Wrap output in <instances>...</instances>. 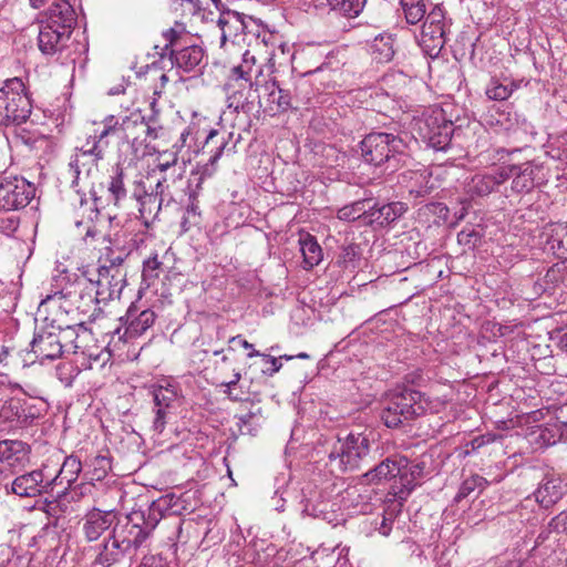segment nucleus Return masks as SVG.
I'll use <instances>...</instances> for the list:
<instances>
[{
  "label": "nucleus",
  "instance_id": "7ed1b4c3",
  "mask_svg": "<svg viewBox=\"0 0 567 567\" xmlns=\"http://www.w3.org/2000/svg\"><path fill=\"white\" fill-rule=\"evenodd\" d=\"M360 155L364 163L384 166V171L393 173L410 162L409 146L404 138L390 132H371L359 144Z\"/></svg>",
  "mask_w": 567,
  "mask_h": 567
},
{
  "label": "nucleus",
  "instance_id": "c756f323",
  "mask_svg": "<svg viewBox=\"0 0 567 567\" xmlns=\"http://www.w3.org/2000/svg\"><path fill=\"white\" fill-rule=\"evenodd\" d=\"M80 282L81 277L78 278L69 288L62 289L54 295L48 296L42 302H59L63 298H68L73 303L79 301L86 307H90L91 305H99L94 298H90V295L87 293L89 288H83L84 286H81Z\"/></svg>",
  "mask_w": 567,
  "mask_h": 567
},
{
  "label": "nucleus",
  "instance_id": "a18cd8bd",
  "mask_svg": "<svg viewBox=\"0 0 567 567\" xmlns=\"http://www.w3.org/2000/svg\"><path fill=\"white\" fill-rule=\"evenodd\" d=\"M85 465L90 468L85 475L91 481H102L111 470V460L105 455H96L90 462H86Z\"/></svg>",
  "mask_w": 567,
  "mask_h": 567
},
{
  "label": "nucleus",
  "instance_id": "412c9836",
  "mask_svg": "<svg viewBox=\"0 0 567 567\" xmlns=\"http://www.w3.org/2000/svg\"><path fill=\"white\" fill-rule=\"evenodd\" d=\"M265 90L268 94L269 109L272 112H286L299 107L300 99L296 87H284L277 81L267 82Z\"/></svg>",
  "mask_w": 567,
  "mask_h": 567
},
{
  "label": "nucleus",
  "instance_id": "f257e3e1",
  "mask_svg": "<svg viewBox=\"0 0 567 567\" xmlns=\"http://www.w3.org/2000/svg\"><path fill=\"white\" fill-rule=\"evenodd\" d=\"M174 498L173 495L163 496L153 502L147 511H133L123 516V523H117L97 546L93 564L101 567H128L158 525L164 512L177 513L173 509Z\"/></svg>",
  "mask_w": 567,
  "mask_h": 567
},
{
  "label": "nucleus",
  "instance_id": "c85d7f7f",
  "mask_svg": "<svg viewBox=\"0 0 567 567\" xmlns=\"http://www.w3.org/2000/svg\"><path fill=\"white\" fill-rule=\"evenodd\" d=\"M117 117L114 115H109L102 121V130H95L92 135H90L85 143L91 146L97 155H101L105 158V153L110 146L109 137L111 135H117Z\"/></svg>",
  "mask_w": 567,
  "mask_h": 567
},
{
  "label": "nucleus",
  "instance_id": "4d7b16f0",
  "mask_svg": "<svg viewBox=\"0 0 567 567\" xmlns=\"http://www.w3.org/2000/svg\"><path fill=\"white\" fill-rule=\"evenodd\" d=\"M360 259L359 246L348 245L342 248L340 254V261L344 268H355Z\"/></svg>",
  "mask_w": 567,
  "mask_h": 567
},
{
  "label": "nucleus",
  "instance_id": "bf43d9fd",
  "mask_svg": "<svg viewBox=\"0 0 567 567\" xmlns=\"http://www.w3.org/2000/svg\"><path fill=\"white\" fill-rule=\"evenodd\" d=\"M171 411H172V409L159 408V406L153 408L154 420L152 423V429L154 432H156L157 434H161L164 431V429L167 424V421H168V416L172 413Z\"/></svg>",
  "mask_w": 567,
  "mask_h": 567
},
{
  "label": "nucleus",
  "instance_id": "37998d69",
  "mask_svg": "<svg viewBox=\"0 0 567 567\" xmlns=\"http://www.w3.org/2000/svg\"><path fill=\"white\" fill-rule=\"evenodd\" d=\"M405 20L410 24H416L425 18L426 0H400Z\"/></svg>",
  "mask_w": 567,
  "mask_h": 567
},
{
  "label": "nucleus",
  "instance_id": "aec40b11",
  "mask_svg": "<svg viewBox=\"0 0 567 567\" xmlns=\"http://www.w3.org/2000/svg\"><path fill=\"white\" fill-rule=\"evenodd\" d=\"M44 16L45 20L42 21V25L70 35L72 34L78 20L74 8L66 0H60L52 3L45 11Z\"/></svg>",
  "mask_w": 567,
  "mask_h": 567
},
{
  "label": "nucleus",
  "instance_id": "2eb2a0df",
  "mask_svg": "<svg viewBox=\"0 0 567 567\" xmlns=\"http://www.w3.org/2000/svg\"><path fill=\"white\" fill-rule=\"evenodd\" d=\"M31 447L20 440L0 441V474H16L30 461Z\"/></svg>",
  "mask_w": 567,
  "mask_h": 567
},
{
  "label": "nucleus",
  "instance_id": "c9c22d12",
  "mask_svg": "<svg viewBox=\"0 0 567 567\" xmlns=\"http://www.w3.org/2000/svg\"><path fill=\"white\" fill-rule=\"evenodd\" d=\"M370 206L371 199L355 200L341 207L337 213V217L344 221H355L360 219L363 225H368Z\"/></svg>",
  "mask_w": 567,
  "mask_h": 567
},
{
  "label": "nucleus",
  "instance_id": "6e6d98bb",
  "mask_svg": "<svg viewBox=\"0 0 567 567\" xmlns=\"http://www.w3.org/2000/svg\"><path fill=\"white\" fill-rule=\"evenodd\" d=\"M21 410L22 401L19 399H10L3 403L0 416L6 421L12 422L16 420L18 422V415L21 414Z\"/></svg>",
  "mask_w": 567,
  "mask_h": 567
},
{
  "label": "nucleus",
  "instance_id": "13d9d810",
  "mask_svg": "<svg viewBox=\"0 0 567 567\" xmlns=\"http://www.w3.org/2000/svg\"><path fill=\"white\" fill-rule=\"evenodd\" d=\"M40 415L41 411L37 406L23 401L21 414L18 415V423L22 426L31 425Z\"/></svg>",
  "mask_w": 567,
  "mask_h": 567
},
{
  "label": "nucleus",
  "instance_id": "1a4fd4ad",
  "mask_svg": "<svg viewBox=\"0 0 567 567\" xmlns=\"http://www.w3.org/2000/svg\"><path fill=\"white\" fill-rule=\"evenodd\" d=\"M420 137L436 151H445L454 132L452 121L445 118L442 110H434L416 123Z\"/></svg>",
  "mask_w": 567,
  "mask_h": 567
},
{
  "label": "nucleus",
  "instance_id": "a878e982",
  "mask_svg": "<svg viewBox=\"0 0 567 567\" xmlns=\"http://www.w3.org/2000/svg\"><path fill=\"white\" fill-rule=\"evenodd\" d=\"M506 173L501 167L483 174H475L467 183V190L472 195L486 196L506 181Z\"/></svg>",
  "mask_w": 567,
  "mask_h": 567
},
{
  "label": "nucleus",
  "instance_id": "ea45409f",
  "mask_svg": "<svg viewBox=\"0 0 567 567\" xmlns=\"http://www.w3.org/2000/svg\"><path fill=\"white\" fill-rule=\"evenodd\" d=\"M152 394L154 406L173 409V403L178 399V388L171 382H166V384L154 386Z\"/></svg>",
  "mask_w": 567,
  "mask_h": 567
},
{
  "label": "nucleus",
  "instance_id": "0e129e2a",
  "mask_svg": "<svg viewBox=\"0 0 567 567\" xmlns=\"http://www.w3.org/2000/svg\"><path fill=\"white\" fill-rule=\"evenodd\" d=\"M241 375L239 372H236L234 374V379L227 383H223L221 385L225 386L226 389L224 390V393L231 400V401H235V402H238V401H244L245 398H244V393H234V390L233 388L237 385V383L239 382Z\"/></svg>",
  "mask_w": 567,
  "mask_h": 567
},
{
  "label": "nucleus",
  "instance_id": "b1692460",
  "mask_svg": "<svg viewBox=\"0 0 567 567\" xmlns=\"http://www.w3.org/2000/svg\"><path fill=\"white\" fill-rule=\"evenodd\" d=\"M217 25L219 27L220 34V43L221 47L227 42L231 41L233 43L239 41V37L245 34L247 30V23L245 21V17L236 11H224L220 13Z\"/></svg>",
  "mask_w": 567,
  "mask_h": 567
},
{
  "label": "nucleus",
  "instance_id": "bb28decb",
  "mask_svg": "<svg viewBox=\"0 0 567 567\" xmlns=\"http://www.w3.org/2000/svg\"><path fill=\"white\" fill-rule=\"evenodd\" d=\"M168 188L166 176L157 178L155 188L148 196H144L138 202V213L141 218L144 219L145 225H148L151 217H155L159 212L163 203L164 192Z\"/></svg>",
  "mask_w": 567,
  "mask_h": 567
},
{
  "label": "nucleus",
  "instance_id": "4be33fe9",
  "mask_svg": "<svg viewBox=\"0 0 567 567\" xmlns=\"http://www.w3.org/2000/svg\"><path fill=\"white\" fill-rule=\"evenodd\" d=\"M116 127L118 137L131 144L135 150L145 144L144 116L140 112H133L117 118Z\"/></svg>",
  "mask_w": 567,
  "mask_h": 567
},
{
  "label": "nucleus",
  "instance_id": "9d476101",
  "mask_svg": "<svg viewBox=\"0 0 567 567\" xmlns=\"http://www.w3.org/2000/svg\"><path fill=\"white\" fill-rule=\"evenodd\" d=\"M35 196V186L24 177L13 176L0 182V210L24 208Z\"/></svg>",
  "mask_w": 567,
  "mask_h": 567
},
{
  "label": "nucleus",
  "instance_id": "052dcab7",
  "mask_svg": "<svg viewBox=\"0 0 567 567\" xmlns=\"http://www.w3.org/2000/svg\"><path fill=\"white\" fill-rule=\"evenodd\" d=\"M547 153L553 159L564 163L567 158V137L563 136L554 141Z\"/></svg>",
  "mask_w": 567,
  "mask_h": 567
},
{
  "label": "nucleus",
  "instance_id": "774afa93",
  "mask_svg": "<svg viewBox=\"0 0 567 567\" xmlns=\"http://www.w3.org/2000/svg\"><path fill=\"white\" fill-rule=\"evenodd\" d=\"M137 567H168V565L158 555H146Z\"/></svg>",
  "mask_w": 567,
  "mask_h": 567
},
{
  "label": "nucleus",
  "instance_id": "4c0bfd02",
  "mask_svg": "<svg viewBox=\"0 0 567 567\" xmlns=\"http://www.w3.org/2000/svg\"><path fill=\"white\" fill-rule=\"evenodd\" d=\"M217 137H218V132L213 130V131H210V133L208 134V136L206 138V142H205L206 147L213 146V144H216V146H215V148L210 150L212 155H210L208 162L203 167L202 176L198 178L199 183L202 182L203 176H212L213 175V173L215 172V164L220 158L224 150L227 147L228 143H227L226 138L223 136L220 141H216Z\"/></svg>",
  "mask_w": 567,
  "mask_h": 567
},
{
  "label": "nucleus",
  "instance_id": "dca6fc26",
  "mask_svg": "<svg viewBox=\"0 0 567 567\" xmlns=\"http://www.w3.org/2000/svg\"><path fill=\"white\" fill-rule=\"evenodd\" d=\"M31 353L34 355L32 362L39 361L43 364L47 360L59 359L66 346L62 344L61 333L41 330L37 332L30 343Z\"/></svg>",
  "mask_w": 567,
  "mask_h": 567
},
{
  "label": "nucleus",
  "instance_id": "ddd939ff",
  "mask_svg": "<svg viewBox=\"0 0 567 567\" xmlns=\"http://www.w3.org/2000/svg\"><path fill=\"white\" fill-rule=\"evenodd\" d=\"M117 523H123V517H120L116 512L93 508L83 517L81 530L85 540L92 543L105 533H111Z\"/></svg>",
  "mask_w": 567,
  "mask_h": 567
},
{
  "label": "nucleus",
  "instance_id": "a211bd4d",
  "mask_svg": "<svg viewBox=\"0 0 567 567\" xmlns=\"http://www.w3.org/2000/svg\"><path fill=\"white\" fill-rule=\"evenodd\" d=\"M529 442L536 449H545L557 444L558 442L567 439V419L564 420L559 414L553 421L533 430L529 435Z\"/></svg>",
  "mask_w": 567,
  "mask_h": 567
},
{
  "label": "nucleus",
  "instance_id": "680f3d73",
  "mask_svg": "<svg viewBox=\"0 0 567 567\" xmlns=\"http://www.w3.org/2000/svg\"><path fill=\"white\" fill-rule=\"evenodd\" d=\"M16 138L24 145L33 147L40 140L43 138V135L37 131L31 132L24 127L18 126L16 131Z\"/></svg>",
  "mask_w": 567,
  "mask_h": 567
},
{
  "label": "nucleus",
  "instance_id": "864d4df0",
  "mask_svg": "<svg viewBox=\"0 0 567 567\" xmlns=\"http://www.w3.org/2000/svg\"><path fill=\"white\" fill-rule=\"evenodd\" d=\"M247 355H248V358H252V357L261 358V361L264 363V368H262L261 372H262V374H265L267 377H272L274 374L279 372V370L282 368V363L279 361V359H277L276 357H272L270 354L261 353L259 351H252V352H249Z\"/></svg>",
  "mask_w": 567,
  "mask_h": 567
},
{
  "label": "nucleus",
  "instance_id": "8fccbe9b",
  "mask_svg": "<svg viewBox=\"0 0 567 567\" xmlns=\"http://www.w3.org/2000/svg\"><path fill=\"white\" fill-rule=\"evenodd\" d=\"M513 92V83L505 84L496 79H492L485 90L486 96L494 101H505L512 95Z\"/></svg>",
  "mask_w": 567,
  "mask_h": 567
},
{
  "label": "nucleus",
  "instance_id": "58836bf2",
  "mask_svg": "<svg viewBox=\"0 0 567 567\" xmlns=\"http://www.w3.org/2000/svg\"><path fill=\"white\" fill-rule=\"evenodd\" d=\"M544 291L554 290L557 287L567 288V259L558 261L549 267L544 275Z\"/></svg>",
  "mask_w": 567,
  "mask_h": 567
},
{
  "label": "nucleus",
  "instance_id": "338daca9",
  "mask_svg": "<svg viewBox=\"0 0 567 567\" xmlns=\"http://www.w3.org/2000/svg\"><path fill=\"white\" fill-rule=\"evenodd\" d=\"M144 137H145V144L152 140H156L159 137V133L162 131V126L155 125V122L153 120L146 121L144 118Z\"/></svg>",
  "mask_w": 567,
  "mask_h": 567
},
{
  "label": "nucleus",
  "instance_id": "39448f33",
  "mask_svg": "<svg viewBox=\"0 0 567 567\" xmlns=\"http://www.w3.org/2000/svg\"><path fill=\"white\" fill-rule=\"evenodd\" d=\"M166 41L162 51L158 53L161 59L167 56L173 66L184 72L194 71L204 60V49L195 43H190L186 27L182 22H175L174 25L162 32Z\"/></svg>",
  "mask_w": 567,
  "mask_h": 567
},
{
  "label": "nucleus",
  "instance_id": "f03ea898",
  "mask_svg": "<svg viewBox=\"0 0 567 567\" xmlns=\"http://www.w3.org/2000/svg\"><path fill=\"white\" fill-rule=\"evenodd\" d=\"M373 431L350 432L327 441V464L341 474L353 473L371 466L383 456Z\"/></svg>",
  "mask_w": 567,
  "mask_h": 567
},
{
  "label": "nucleus",
  "instance_id": "a19ab883",
  "mask_svg": "<svg viewBox=\"0 0 567 567\" xmlns=\"http://www.w3.org/2000/svg\"><path fill=\"white\" fill-rule=\"evenodd\" d=\"M371 53L378 62H389L394 55L392 37L388 34L375 37L371 44Z\"/></svg>",
  "mask_w": 567,
  "mask_h": 567
},
{
  "label": "nucleus",
  "instance_id": "20e7f679",
  "mask_svg": "<svg viewBox=\"0 0 567 567\" xmlns=\"http://www.w3.org/2000/svg\"><path fill=\"white\" fill-rule=\"evenodd\" d=\"M261 74L260 66L256 65L255 55L246 51L241 62L230 69L225 83L228 109L234 112L249 113L257 94V78Z\"/></svg>",
  "mask_w": 567,
  "mask_h": 567
},
{
  "label": "nucleus",
  "instance_id": "6e6552de",
  "mask_svg": "<svg viewBox=\"0 0 567 567\" xmlns=\"http://www.w3.org/2000/svg\"><path fill=\"white\" fill-rule=\"evenodd\" d=\"M126 272H109L105 266L97 268L96 279L82 276L81 286L89 288L90 298L97 303H106L110 300L118 299L125 287Z\"/></svg>",
  "mask_w": 567,
  "mask_h": 567
},
{
  "label": "nucleus",
  "instance_id": "4468645a",
  "mask_svg": "<svg viewBox=\"0 0 567 567\" xmlns=\"http://www.w3.org/2000/svg\"><path fill=\"white\" fill-rule=\"evenodd\" d=\"M408 465L409 460L405 456L389 455L373 466H368L369 470L361 475V482L378 485L398 476L402 481V471L406 470Z\"/></svg>",
  "mask_w": 567,
  "mask_h": 567
},
{
  "label": "nucleus",
  "instance_id": "49530a36",
  "mask_svg": "<svg viewBox=\"0 0 567 567\" xmlns=\"http://www.w3.org/2000/svg\"><path fill=\"white\" fill-rule=\"evenodd\" d=\"M130 252L125 249L109 248L104 257L100 260L103 261L100 266H105L109 272H126L123 264L128 257Z\"/></svg>",
  "mask_w": 567,
  "mask_h": 567
},
{
  "label": "nucleus",
  "instance_id": "5701e85b",
  "mask_svg": "<svg viewBox=\"0 0 567 567\" xmlns=\"http://www.w3.org/2000/svg\"><path fill=\"white\" fill-rule=\"evenodd\" d=\"M104 158L97 155L89 144L84 143L81 147L74 150L69 162V167L78 179L81 174L90 176L96 171L99 163Z\"/></svg>",
  "mask_w": 567,
  "mask_h": 567
},
{
  "label": "nucleus",
  "instance_id": "473e14b6",
  "mask_svg": "<svg viewBox=\"0 0 567 567\" xmlns=\"http://www.w3.org/2000/svg\"><path fill=\"white\" fill-rule=\"evenodd\" d=\"M126 173L122 165L112 167V174L107 183V200L118 206L127 196L125 187Z\"/></svg>",
  "mask_w": 567,
  "mask_h": 567
},
{
  "label": "nucleus",
  "instance_id": "2f4dec72",
  "mask_svg": "<svg viewBox=\"0 0 567 567\" xmlns=\"http://www.w3.org/2000/svg\"><path fill=\"white\" fill-rule=\"evenodd\" d=\"M401 178V183H403L409 189V193L415 197H423L432 189V185H429L431 174L425 169L404 172Z\"/></svg>",
  "mask_w": 567,
  "mask_h": 567
},
{
  "label": "nucleus",
  "instance_id": "f8f14e48",
  "mask_svg": "<svg viewBox=\"0 0 567 567\" xmlns=\"http://www.w3.org/2000/svg\"><path fill=\"white\" fill-rule=\"evenodd\" d=\"M506 173V181L512 178V190L517 194H527L542 183L543 165L529 161L518 165L502 166Z\"/></svg>",
  "mask_w": 567,
  "mask_h": 567
},
{
  "label": "nucleus",
  "instance_id": "e433bc0d",
  "mask_svg": "<svg viewBox=\"0 0 567 567\" xmlns=\"http://www.w3.org/2000/svg\"><path fill=\"white\" fill-rule=\"evenodd\" d=\"M425 474L426 462L424 460L409 461L408 468L402 471V488L400 493H405V495L411 494L419 484V480L424 477Z\"/></svg>",
  "mask_w": 567,
  "mask_h": 567
},
{
  "label": "nucleus",
  "instance_id": "09e8293b",
  "mask_svg": "<svg viewBox=\"0 0 567 567\" xmlns=\"http://www.w3.org/2000/svg\"><path fill=\"white\" fill-rule=\"evenodd\" d=\"M446 42V38L433 35V34H423L421 33L420 47L422 51L430 58L434 59L439 56L442 49L444 48Z\"/></svg>",
  "mask_w": 567,
  "mask_h": 567
},
{
  "label": "nucleus",
  "instance_id": "3c124183",
  "mask_svg": "<svg viewBox=\"0 0 567 567\" xmlns=\"http://www.w3.org/2000/svg\"><path fill=\"white\" fill-rule=\"evenodd\" d=\"M496 439H497V436L492 433L477 435L464 444L461 455L466 457L474 453H477L482 447L495 442Z\"/></svg>",
  "mask_w": 567,
  "mask_h": 567
},
{
  "label": "nucleus",
  "instance_id": "7c9ffc66",
  "mask_svg": "<svg viewBox=\"0 0 567 567\" xmlns=\"http://www.w3.org/2000/svg\"><path fill=\"white\" fill-rule=\"evenodd\" d=\"M82 471V462L75 455H69L64 458L60 471L54 476H49V480L52 481V488L55 485L66 484L64 488H69L79 477V474Z\"/></svg>",
  "mask_w": 567,
  "mask_h": 567
},
{
  "label": "nucleus",
  "instance_id": "393cba45",
  "mask_svg": "<svg viewBox=\"0 0 567 567\" xmlns=\"http://www.w3.org/2000/svg\"><path fill=\"white\" fill-rule=\"evenodd\" d=\"M406 210V205L401 202H392L381 206L373 204L370 206L368 226L386 227L398 220Z\"/></svg>",
  "mask_w": 567,
  "mask_h": 567
},
{
  "label": "nucleus",
  "instance_id": "6ab92c4d",
  "mask_svg": "<svg viewBox=\"0 0 567 567\" xmlns=\"http://www.w3.org/2000/svg\"><path fill=\"white\" fill-rule=\"evenodd\" d=\"M156 319V315L151 309L140 310L134 303H132L125 317L121 318L124 322L125 329L123 336H121V328H116L114 333L118 334V338H136L142 336L148 328H151Z\"/></svg>",
  "mask_w": 567,
  "mask_h": 567
},
{
  "label": "nucleus",
  "instance_id": "72a5a7b5",
  "mask_svg": "<svg viewBox=\"0 0 567 567\" xmlns=\"http://www.w3.org/2000/svg\"><path fill=\"white\" fill-rule=\"evenodd\" d=\"M300 251L302 255L303 269L310 270L322 260V249L315 236L301 235L299 238Z\"/></svg>",
  "mask_w": 567,
  "mask_h": 567
},
{
  "label": "nucleus",
  "instance_id": "79ce46f5",
  "mask_svg": "<svg viewBox=\"0 0 567 567\" xmlns=\"http://www.w3.org/2000/svg\"><path fill=\"white\" fill-rule=\"evenodd\" d=\"M331 10L348 18H355L362 11L367 0H327Z\"/></svg>",
  "mask_w": 567,
  "mask_h": 567
},
{
  "label": "nucleus",
  "instance_id": "c03bdc74",
  "mask_svg": "<svg viewBox=\"0 0 567 567\" xmlns=\"http://www.w3.org/2000/svg\"><path fill=\"white\" fill-rule=\"evenodd\" d=\"M487 484H488V482L486 478H484L483 476H481L478 474H473L462 482V484L458 488V492L454 497V501L456 503H460L462 499L468 497L475 491L481 493L485 489Z\"/></svg>",
  "mask_w": 567,
  "mask_h": 567
},
{
  "label": "nucleus",
  "instance_id": "de8ad7c7",
  "mask_svg": "<svg viewBox=\"0 0 567 567\" xmlns=\"http://www.w3.org/2000/svg\"><path fill=\"white\" fill-rule=\"evenodd\" d=\"M550 248L556 250V254L564 256L567 254V224L560 223L551 226V233L548 238Z\"/></svg>",
  "mask_w": 567,
  "mask_h": 567
},
{
  "label": "nucleus",
  "instance_id": "e2e57ef3",
  "mask_svg": "<svg viewBox=\"0 0 567 567\" xmlns=\"http://www.w3.org/2000/svg\"><path fill=\"white\" fill-rule=\"evenodd\" d=\"M549 533L567 535V509L553 517L547 525Z\"/></svg>",
  "mask_w": 567,
  "mask_h": 567
},
{
  "label": "nucleus",
  "instance_id": "9b49d317",
  "mask_svg": "<svg viewBox=\"0 0 567 567\" xmlns=\"http://www.w3.org/2000/svg\"><path fill=\"white\" fill-rule=\"evenodd\" d=\"M7 494L20 498H34L52 492V481L44 474V468H37L16 476L3 485Z\"/></svg>",
  "mask_w": 567,
  "mask_h": 567
},
{
  "label": "nucleus",
  "instance_id": "69168bd1",
  "mask_svg": "<svg viewBox=\"0 0 567 567\" xmlns=\"http://www.w3.org/2000/svg\"><path fill=\"white\" fill-rule=\"evenodd\" d=\"M176 164H177V156L175 153L168 154L167 158H163V156H161L157 159V163L153 169V173L158 172L159 174H163V173L167 172L168 169H171L172 167H174Z\"/></svg>",
  "mask_w": 567,
  "mask_h": 567
},
{
  "label": "nucleus",
  "instance_id": "f704fd0d",
  "mask_svg": "<svg viewBox=\"0 0 567 567\" xmlns=\"http://www.w3.org/2000/svg\"><path fill=\"white\" fill-rule=\"evenodd\" d=\"M447 30L449 27L443 8L441 6H434L425 17L421 33L445 38Z\"/></svg>",
  "mask_w": 567,
  "mask_h": 567
},
{
  "label": "nucleus",
  "instance_id": "cd10ccee",
  "mask_svg": "<svg viewBox=\"0 0 567 567\" xmlns=\"http://www.w3.org/2000/svg\"><path fill=\"white\" fill-rule=\"evenodd\" d=\"M70 37L68 33L41 24L38 35L39 50L44 55L61 53L68 47Z\"/></svg>",
  "mask_w": 567,
  "mask_h": 567
},
{
  "label": "nucleus",
  "instance_id": "423d86ee",
  "mask_svg": "<svg viewBox=\"0 0 567 567\" xmlns=\"http://www.w3.org/2000/svg\"><path fill=\"white\" fill-rule=\"evenodd\" d=\"M32 113L31 95L20 78H11L0 87V125L20 126Z\"/></svg>",
  "mask_w": 567,
  "mask_h": 567
},
{
  "label": "nucleus",
  "instance_id": "603ef678",
  "mask_svg": "<svg viewBox=\"0 0 567 567\" xmlns=\"http://www.w3.org/2000/svg\"><path fill=\"white\" fill-rule=\"evenodd\" d=\"M161 267L162 261L158 259L157 255H154L144 260L142 277L143 281H145L147 286H151L156 279H158Z\"/></svg>",
  "mask_w": 567,
  "mask_h": 567
},
{
  "label": "nucleus",
  "instance_id": "5fc2aeb1",
  "mask_svg": "<svg viewBox=\"0 0 567 567\" xmlns=\"http://www.w3.org/2000/svg\"><path fill=\"white\" fill-rule=\"evenodd\" d=\"M66 488H64L62 492H59L55 499L52 501H45L43 506V512L50 517L58 519L60 515L64 512L62 509L61 504L63 501H65L68 496Z\"/></svg>",
  "mask_w": 567,
  "mask_h": 567
},
{
  "label": "nucleus",
  "instance_id": "0eeeda50",
  "mask_svg": "<svg viewBox=\"0 0 567 567\" xmlns=\"http://www.w3.org/2000/svg\"><path fill=\"white\" fill-rule=\"evenodd\" d=\"M423 394L420 391L403 388L388 395L381 413V420L386 427L395 429L405 421L422 415L425 411Z\"/></svg>",
  "mask_w": 567,
  "mask_h": 567
},
{
  "label": "nucleus",
  "instance_id": "f3484780",
  "mask_svg": "<svg viewBox=\"0 0 567 567\" xmlns=\"http://www.w3.org/2000/svg\"><path fill=\"white\" fill-rule=\"evenodd\" d=\"M533 495L542 508L550 509L567 495V483L556 474H546Z\"/></svg>",
  "mask_w": 567,
  "mask_h": 567
}]
</instances>
